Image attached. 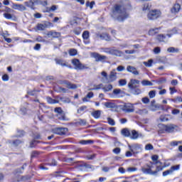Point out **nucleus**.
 <instances>
[{
    "mask_svg": "<svg viewBox=\"0 0 182 182\" xmlns=\"http://www.w3.org/2000/svg\"><path fill=\"white\" fill-rule=\"evenodd\" d=\"M112 17L119 22H123L124 19L129 18V14L126 11L124 6L117 4L113 7Z\"/></svg>",
    "mask_w": 182,
    "mask_h": 182,
    "instance_id": "nucleus-1",
    "label": "nucleus"
},
{
    "mask_svg": "<svg viewBox=\"0 0 182 182\" xmlns=\"http://www.w3.org/2000/svg\"><path fill=\"white\" fill-rule=\"evenodd\" d=\"M101 75L102 76V82L103 83H112V82H116V80H117V73L116 72V69L112 70L109 75L105 71H102Z\"/></svg>",
    "mask_w": 182,
    "mask_h": 182,
    "instance_id": "nucleus-2",
    "label": "nucleus"
},
{
    "mask_svg": "<svg viewBox=\"0 0 182 182\" xmlns=\"http://www.w3.org/2000/svg\"><path fill=\"white\" fill-rule=\"evenodd\" d=\"M153 168H154V164L150 162L146 166L141 167V170L144 174H150L151 176H157V173L163 170V167L159 166H156L155 171H153Z\"/></svg>",
    "mask_w": 182,
    "mask_h": 182,
    "instance_id": "nucleus-3",
    "label": "nucleus"
},
{
    "mask_svg": "<svg viewBox=\"0 0 182 182\" xmlns=\"http://www.w3.org/2000/svg\"><path fill=\"white\" fill-rule=\"evenodd\" d=\"M176 33H177V29L174 28L169 31L166 35H159L157 36V39L159 41V42H168V39L171 38V36L176 35Z\"/></svg>",
    "mask_w": 182,
    "mask_h": 182,
    "instance_id": "nucleus-4",
    "label": "nucleus"
},
{
    "mask_svg": "<svg viewBox=\"0 0 182 182\" xmlns=\"http://www.w3.org/2000/svg\"><path fill=\"white\" fill-rule=\"evenodd\" d=\"M72 64L76 70H84L85 69H89L88 66L80 63V60H79L77 58L73 59Z\"/></svg>",
    "mask_w": 182,
    "mask_h": 182,
    "instance_id": "nucleus-5",
    "label": "nucleus"
},
{
    "mask_svg": "<svg viewBox=\"0 0 182 182\" xmlns=\"http://www.w3.org/2000/svg\"><path fill=\"white\" fill-rule=\"evenodd\" d=\"M161 16V11L160 10H151L147 14V18L149 21H154L159 19Z\"/></svg>",
    "mask_w": 182,
    "mask_h": 182,
    "instance_id": "nucleus-6",
    "label": "nucleus"
},
{
    "mask_svg": "<svg viewBox=\"0 0 182 182\" xmlns=\"http://www.w3.org/2000/svg\"><path fill=\"white\" fill-rule=\"evenodd\" d=\"M53 27V23L50 22H45L44 23H38L35 28V31H45L48 28Z\"/></svg>",
    "mask_w": 182,
    "mask_h": 182,
    "instance_id": "nucleus-7",
    "label": "nucleus"
},
{
    "mask_svg": "<svg viewBox=\"0 0 182 182\" xmlns=\"http://www.w3.org/2000/svg\"><path fill=\"white\" fill-rule=\"evenodd\" d=\"M91 58H94L95 62H105L106 59H107V57L97 53H92Z\"/></svg>",
    "mask_w": 182,
    "mask_h": 182,
    "instance_id": "nucleus-8",
    "label": "nucleus"
},
{
    "mask_svg": "<svg viewBox=\"0 0 182 182\" xmlns=\"http://www.w3.org/2000/svg\"><path fill=\"white\" fill-rule=\"evenodd\" d=\"M134 105L136 104H132V103L125 104L122 109L123 112H125V113H134Z\"/></svg>",
    "mask_w": 182,
    "mask_h": 182,
    "instance_id": "nucleus-9",
    "label": "nucleus"
},
{
    "mask_svg": "<svg viewBox=\"0 0 182 182\" xmlns=\"http://www.w3.org/2000/svg\"><path fill=\"white\" fill-rule=\"evenodd\" d=\"M128 147L130 151L134 154H137V153H140V151H141V148L137 144L128 145Z\"/></svg>",
    "mask_w": 182,
    "mask_h": 182,
    "instance_id": "nucleus-10",
    "label": "nucleus"
},
{
    "mask_svg": "<svg viewBox=\"0 0 182 182\" xmlns=\"http://www.w3.org/2000/svg\"><path fill=\"white\" fill-rule=\"evenodd\" d=\"M139 84H140V80L132 79L128 83V87L131 90H133V89H136V85H139Z\"/></svg>",
    "mask_w": 182,
    "mask_h": 182,
    "instance_id": "nucleus-11",
    "label": "nucleus"
},
{
    "mask_svg": "<svg viewBox=\"0 0 182 182\" xmlns=\"http://www.w3.org/2000/svg\"><path fill=\"white\" fill-rule=\"evenodd\" d=\"M53 133L59 134L60 136H63V134L68 133V128H55L53 129Z\"/></svg>",
    "mask_w": 182,
    "mask_h": 182,
    "instance_id": "nucleus-12",
    "label": "nucleus"
},
{
    "mask_svg": "<svg viewBox=\"0 0 182 182\" xmlns=\"http://www.w3.org/2000/svg\"><path fill=\"white\" fill-rule=\"evenodd\" d=\"M176 127L177 126L174 124L164 125V130L166 132V133H173Z\"/></svg>",
    "mask_w": 182,
    "mask_h": 182,
    "instance_id": "nucleus-13",
    "label": "nucleus"
},
{
    "mask_svg": "<svg viewBox=\"0 0 182 182\" xmlns=\"http://www.w3.org/2000/svg\"><path fill=\"white\" fill-rule=\"evenodd\" d=\"M11 8L12 9L20 11L21 12H22L23 11H26V7L23 6V4H18L14 3L11 5Z\"/></svg>",
    "mask_w": 182,
    "mask_h": 182,
    "instance_id": "nucleus-14",
    "label": "nucleus"
},
{
    "mask_svg": "<svg viewBox=\"0 0 182 182\" xmlns=\"http://www.w3.org/2000/svg\"><path fill=\"white\" fill-rule=\"evenodd\" d=\"M54 112L55 113H58V116H61L59 117L58 119H60V120H65V114H63V110H62V108L56 107L55 108Z\"/></svg>",
    "mask_w": 182,
    "mask_h": 182,
    "instance_id": "nucleus-15",
    "label": "nucleus"
},
{
    "mask_svg": "<svg viewBox=\"0 0 182 182\" xmlns=\"http://www.w3.org/2000/svg\"><path fill=\"white\" fill-rule=\"evenodd\" d=\"M159 109H160L159 104H156V101H152L149 107V110L151 112H156V110H159Z\"/></svg>",
    "mask_w": 182,
    "mask_h": 182,
    "instance_id": "nucleus-16",
    "label": "nucleus"
},
{
    "mask_svg": "<svg viewBox=\"0 0 182 182\" xmlns=\"http://www.w3.org/2000/svg\"><path fill=\"white\" fill-rule=\"evenodd\" d=\"M151 160L153 161V162H151L153 164H154V167L159 166V167H161V166L160 165V162L159 161V156L157 155H154L151 157Z\"/></svg>",
    "mask_w": 182,
    "mask_h": 182,
    "instance_id": "nucleus-17",
    "label": "nucleus"
},
{
    "mask_svg": "<svg viewBox=\"0 0 182 182\" xmlns=\"http://www.w3.org/2000/svg\"><path fill=\"white\" fill-rule=\"evenodd\" d=\"M180 9H181L180 4H176L171 9V14H178V12H180Z\"/></svg>",
    "mask_w": 182,
    "mask_h": 182,
    "instance_id": "nucleus-18",
    "label": "nucleus"
},
{
    "mask_svg": "<svg viewBox=\"0 0 182 182\" xmlns=\"http://www.w3.org/2000/svg\"><path fill=\"white\" fill-rule=\"evenodd\" d=\"M127 72H130L131 73H133V75H135L136 76H138L139 75V71L136 69V68L132 66V65H128L127 68Z\"/></svg>",
    "mask_w": 182,
    "mask_h": 182,
    "instance_id": "nucleus-19",
    "label": "nucleus"
},
{
    "mask_svg": "<svg viewBox=\"0 0 182 182\" xmlns=\"http://www.w3.org/2000/svg\"><path fill=\"white\" fill-rule=\"evenodd\" d=\"M159 31L160 28H151L148 32V35H149V36H154V35H157V33H159Z\"/></svg>",
    "mask_w": 182,
    "mask_h": 182,
    "instance_id": "nucleus-20",
    "label": "nucleus"
},
{
    "mask_svg": "<svg viewBox=\"0 0 182 182\" xmlns=\"http://www.w3.org/2000/svg\"><path fill=\"white\" fill-rule=\"evenodd\" d=\"M47 36L48 38H59V36H60V33L56 31H49L47 33Z\"/></svg>",
    "mask_w": 182,
    "mask_h": 182,
    "instance_id": "nucleus-21",
    "label": "nucleus"
},
{
    "mask_svg": "<svg viewBox=\"0 0 182 182\" xmlns=\"http://www.w3.org/2000/svg\"><path fill=\"white\" fill-rule=\"evenodd\" d=\"M82 38L84 39V43H85V45H88L89 41L87 40L89 39V31H84L82 33Z\"/></svg>",
    "mask_w": 182,
    "mask_h": 182,
    "instance_id": "nucleus-22",
    "label": "nucleus"
},
{
    "mask_svg": "<svg viewBox=\"0 0 182 182\" xmlns=\"http://www.w3.org/2000/svg\"><path fill=\"white\" fill-rule=\"evenodd\" d=\"M135 113H136V114H140L141 116H144L145 114H149V110L147 109H136Z\"/></svg>",
    "mask_w": 182,
    "mask_h": 182,
    "instance_id": "nucleus-23",
    "label": "nucleus"
},
{
    "mask_svg": "<svg viewBox=\"0 0 182 182\" xmlns=\"http://www.w3.org/2000/svg\"><path fill=\"white\" fill-rule=\"evenodd\" d=\"M91 114L94 117V119H100V116L102 115V111L100 110L93 111Z\"/></svg>",
    "mask_w": 182,
    "mask_h": 182,
    "instance_id": "nucleus-24",
    "label": "nucleus"
},
{
    "mask_svg": "<svg viewBox=\"0 0 182 182\" xmlns=\"http://www.w3.org/2000/svg\"><path fill=\"white\" fill-rule=\"evenodd\" d=\"M100 39H104L105 41H110V37L107 33L97 34V35Z\"/></svg>",
    "mask_w": 182,
    "mask_h": 182,
    "instance_id": "nucleus-25",
    "label": "nucleus"
},
{
    "mask_svg": "<svg viewBox=\"0 0 182 182\" xmlns=\"http://www.w3.org/2000/svg\"><path fill=\"white\" fill-rule=\"evenodd\" d=\"M111 53L112 55H114L115 56H119V57H122L123 56V55H124L123 52L119 50H112Z\"/></svg>",
    "mask_w": 182,
    "mask_h": 182,
    "instance_id": "nucleus-26",
    "label": "nucleus"
},
{
    "mask_svg": "<svg viewBox=\"0 0 182 182\" xmlns=\"http://www.w3.org/2000/svg\"><path fill=\"white\" fill-rule=\"evenodd\" d=\"M104 105L105 106V107H107V109H116V104L113 103V102H105L104 104Z\"/></svg>",
    "mask_w": 182,
    "mask_h": 182,
    "instance_id": "nucleus-27",
    "label": "nucleus"
},
{
    "mask_svg": "<svg viewBox=\"0 0 182 182\" xmlns=\"http://www.w3.org/2000/svg\"><path fill=\"white\" fill-rule=\"evenodd\" d=\"M94 94L92 92H88L85 97L82 99V102H89L88 99H92L93 97Z\"/></svg>",
    "mask_w": 182,
    "mask_h": 182,
    "instance_id": "nucleus-28",
    "label": "nucleus"
},
{
    "mask_svg": "<svg viewBox=\"0 0 182 182\" xmlns=\"http://www.w3.org/2000/svg\"><path fill=\"white\" fill-rule=\"evenodd\" d=\"M150 8H151V6H150L149 3L144 4L142 6V11H144V12H146V11H150Z\"/></svg>",
    "mask_w": 182,
    "mask_h": 182,
    "instance_id": "nucleus-29",
    "label": "nucleus"
},
{
    "mask_svg": "<svg viewBox=\"0 0 182 182\" xmlns=\"http://www.w3.org/2000/svg\"><path fill=\"white\" fill-rule=\"evenodd\" d=\"M141 85H142V86H153L152 82L147 80H142L141 81Z\"/></svg>",
    "mask_w": 182,
    "mask_h": 182,
    "instance_id": "nucleus-30",
    "label": "nucleus"
},
{
    "mask_svg": "<svg viewBox=\"0 0 182 182\" xmlns=\"http://www.w3.org/2000/svg\"><path fill=\"white\" fill-rule=\"evenodd\" d=\"M112 89H113V85L109 84V85H105L102 88V90H104V92H110V90H112Z\"/></svg>",
    "mask_w": 182,
    "mask_h": 182,
    "instance_id": "nucleus-31",
    "label": "nucleus"
},
{
    "mask_svg": "<svg viewBox=\"0 0 182 182\" xmlns=\"http://www.w3.org/2000/svg\"><path fill=\"white\" fill-rule=\"evenodd\" d=\"M122 134L125 136V137H129V136H130V131L127 129H124L122 130Z\"/></svg>",
    "mask_w": 182,
    "mask_h": 182,
    "instance_id": "nucleus-32",
    "label": "nucleus"
},
{
    "mask_svg": "<svg viewBox=\"0 0 182 182\" xmlns=\"http://www.w3.org/2000/svg\"><path fill=\"white\" fill-rule=\"evenodd\" d=\"M66 86L68 89H77V85L70 83V82H67Z\"/></svg>",
    "mask_w": 182,
    "mask_h": 182,
    "instance_id": "nucleus-33",
    "label": "nucleus"
},
{
    "mask_svg": "<svg viewBox=\"0 0 182 182\" xmlns=\"http://www.w3.org/2000/svg\"><path fill=\"white\" fill-rule=\"evenodd\" d=\"M55 62L57 65H60L61 66H68V64L63 60H55Z\"/></svg>",
    "mask_w": 182,
    "mask_h": 182,
    "instance_id": "nucleus-34",
    "label": "nucleus"
},
{
    "mask_svg": "<svg viewBox=\"0 0 182 182\" xmlns=\"http://www.w3.org/2000/svg\"><path fill=\"white\" fill-rule=\"evenodd\" d=\"M170 170L172 173H174V171H178V170H180V165L173 166L171 167Z\"/></svg>",
    "mask_w": 182,
    "mask_h": 182,
    "instance_id": "nucleus-35",
    "label": "nucleus"
},
{
    "mask_svg": "<svg viewBox=\"0 0 182 182\" xmlns=\"http://www.w3.org/2000/svg\"><path fill=\"white\" fill-rule=\"evenodd\" d=\"M170 114H167V115H161L159 117V119L161 120V122H168V118H167V117H170Z\"/></svg>",
    "mask_w": 182,
    "mask_h": 182,
    "instance_id": "nucleus-36",
    "label": "nucleus"
},
{
    "mask_svg": "<svg viewBox=\"0 0 182 182\" xmlns=\"http://www.w3.org/2000/svg\"><path fill=\"white\" fill-rule=\"evenodd\" d=\"M167 51L169 52V53H176L178 52V49L174 48V47H171L167 49Z\"/></svg>",
    "mask_w": 182,
    "mask_h": 182,
    "instance_id": "nucleus-37",
    "label": "nucleus"
},
{
    "mask_svg": "<svg viewBox=\"0 0 182 182\" xmlns=\"http://www.w3.org/2000/svg\"><path fill=\"white\" fill-rule=\"evenodd\" d=\"M132 139H136L139 137V134L137 132L133 130L132 131V135H131Z\"/></svg>",
    "mask_w": 182,
    "mask_h": 182,
    "instance_id": "nucleus-38",
    "label": "nucleus"
},
{
    "mask_svg": "<svg viewBox=\"0 0 182 182\" xmlns=\"http://www.w3.org/2000/svg\"><path fill=\"white\" fill-rule=\"evenodd\" d=\"M171 101L174 102V103H177V102L182 103V97H176V98L172 99Z\"/></svg>",
    "mask_w": 182,
    "mask_h": 182,
    "instance_id": "nucleus-39",
    "label": "nucleus"
},
{
    "mask_svg": "<svg viewBox=\"0 0 182 182\" xmlns=\"http://www.w3.org/2000/svg\"><path fill=\"white\" fill-rule=\"evenodd\" d=\"M150 99H154L156 97V90H151L149 92Z\"/></svg>",
    "mask_w": 182,
    "mask_h": 182,
    "instance_id": "nucleus-40",
    "label": "nucleus"
},
{
    "mask_svg": "<svg viewBox=\"0 0 182 182\" xmlns=\"http://www.w3.org/2000/svg\"><path fill=\"white\" fill-rule=\"evenodd\" d=\"M47 102L50 105H55V103H58V102L50 97H47Z\"/></svg>",
    "mask_w": 182,
    "mask_h": 182,
    "instance_id": "nucleus-41",
    "label": "nucleus"
},
{
    "mask_svg": "<svg viewBox=\"0 0 182 182\" xmlns=\"http://www.w3.org/2000/svg\"><path fill=\"white\" fill-rule=\"evenodd\" d=\"M127 171H128V173H134V171H137V168H136V167H128L127 168Z\"/></svg>",
    "mask_w": 182,
    "mask_h": 182,
    "instance_id": "nucleus-42",
    "label": "nucleus"
},
{
    "mask_svg": "<svg viewBox=\"0 0 182 182\" xmlns=\"http://www.w3.org/2000/svg\"><path fill=\"white\" fill-rule=\"evenodd\" d=\"M153 63V60H149L148 62H144V65L146 66V68H151V64Z\"/></svg>",
    "mask_w": 182,
    "mask_h": 182,
    "instance_id": "nucleus-43",
    "label": "nucleus"
},
{
    "mask_svg": "<svg viewBox=\"0 0 182 182\" xmlns=\"http://www.w3.org/2000/svg\"><path fill=\"white\" fill-rule=\"evenodd\" d=\"M119 86H126V85H127V81L126 80H119Z\"/></svg>",
    "mask_w": 182,
    "mask_h": 182,
    "instance_id": "nucleus-44",
    "label": "nucleus"
},
{
    "mask_svg": "<svg viewBox=\"0 0 182 182\" xmlns=\"http://www.w3.org/2000/svg\"><path fill=\"white\" fill-rule=\"evenodd\" d=\"M77 50L76 49H70L69 51V54L70 56H75V55H77Z\"/></svg>",
    "mask_w": 182,
    "mask_h": 182,
    "instance_id": "nucleus-45",
    "label": "nucleus"
},
{
    "mask_svg": "<svg viewBox=\"0 0 182 182\" xmlns=\"http://www.w3.org/2000/svg\"><path fill=\"white\" fill-rule=\"evenodd\" d=\"M170 174H173L170 169L163 172L164 177H166V176H170Z\"/></svg>",
    "mask_w": 182,
    "mask_h": 182,
    "instance_id": "nucleus-46",
    "label": "nucleus"
},
{
    "mask_svg": "<svg viewBox=\"0 0 182 182\" xmlns=\"http://www.w3.org/2000/svg\"><path fill=\"white\" fill-rule=\"evenodd\" d=\"M93 5H95V1L86 2V6H90V9H93Z\"/></svg>",
    "mask_w": 182,
    "mask_h": 182,
    "instance_id": "nucleus-47",
    "label": "nucleus"
},
{
    "mask_svg": "<svg viewBox=\"0 0 182 182\" xmlns=\"http://www.w3.org/2000/svg\"><path fill=\"white\" fill-rule=\"evenodd\" d=\"M171 114H173L174 116H176L177 114H180V109H173Z\"/></svg>",
    "mask_w": 182,
    "mask_h": 182,
    "instance_id": "nucleus-48",
    "label": "nucleus"
},
{
    "mask_svg": "<svg viewBox=\"0 0 182 182\" xmlns=\"http://www.w3.org/2000/svg\"><path fill=\"white\" fill-rule=\"evenodd\" d=\"M107 122L109 123V124H110L111 126H114L115 122H114V119H112V118H107Z\"/></svg>",
    "mask_w": 182,
    "mask_h": 182,
    "instance_id": "nucleus-49",
    "label": "nucleus"
},
{
    "mask_svg": "<svg viewBox=\"0 0 182 182\" xmlns=\"http://www.w3.org/2000/svg\"><path fill=\"white\" fill-rule=\"evenodd\" d=\"M160 52H161V49L160 48V47H156L154 49V53H155L156 55H159V53H160Z\"/></svg>",
    "mask_w": 182,
    "mask_h": 182,
    "instance_id": "nucleus-50",
    "label": "nucleus"
},
{
    "mask_svg": "<svg viewBox=\"0 0 182 182\" xmlns=\"http://www.w3.org/2000/svg\"><path fill=\"white\" fill-rule=\"evenodd\" d=\"M125 53H127V55H134V53H136V50H125Z\"/></svg>",
    "mask_w": 182,
    "mask_h": 182,
    "instance_id": "nucleus-51",
    "label": "nucleus"
},
{
    "mask_svg": "<svg viewBox=\"0 0 182 182\" xmlns=\"http://www.w3.org/2000/svg\"><path fill=\"white\" fill-rule=\"evenodd\" d=\"M86 106H82V107H80L78 109H77V113H83V112L85 111V110H86Z\"/></svg>",
    "mask_w": 182,
    "mask_h": 182,
    "instance_id": "nucleus-52",
    "label": "nucleus"
},
{
    "mask_svg": "<svg viewBox=\"0 0 182 182\" xmlns=\"http://www.w3.org/2000/svg\"><path fill=\"white\" fill-rule=\"evenodd\" d=\"M4 16L6 18V19H12V14L8 13H4Z\"/></svg>",
    "mask_w": 182,
    "mask_h": 182,
    "instance_id": "nucleus-53",
    "label": "nucleus"
},
{
    "mask_svg": "<svg viewBox=\"0 0 182 182\" xmlns=\"http://www.w3.org/2000/svg\"><path fill=\"white\" fill-rule=\"evenodd\" d=\"M112 151H113V153H114V154H120V151H121V149H120V148L117 147V148L114 149L112 150Z\"/></svg>",
    "mask_w": 182,
    "mask_h": 182,
    "instance_id": "nucleus-54",
    "label": "nucleus"
},
{
    "mask_svg": "<svg viewBox=\"0 0 182 182\" xmlns=\"http://www.w3.org/2000/svg\"><path fill=\"white\" fill-rule=\"evenodd\" d=\"M181 143L180 141H171L170 143V146H171V147H174L176 146H178V144Z\"/></svg>",
    "mask_w": 182,
    "mask_h": 182,
    "instance_id": "nucleus-55",
    "label": "nucleus"
},
{
    "mask_svg": "<svg viewBox=\"0 0 182 182\" xmlns=\"http://www.w3.org/2000/svg\"><path fill=\"white\" fill-rule=\"evenodd\" d=\"M142 102L145 105H147V103H150V99H149V97H145L142 98Z\"/></svg>",
    "mask_w": 182,
    "mask_h": 182,
    "instance_id": "nucleus-56",
    "label": "nucleus"
},
{
    "mask_svg": "<svg viewBox=\"0 0 182 182\" xmlns=\"http://www.w3.org/2000/svg\"><path fill=\"white\" fill-rule=\"evenodd\" d=\"M2 80H4V82H8V80H9V76L6 74L2 76Z\"/></svg>",
    "mask_w": 182,
    "mask_h": 182,
    "instance_id": "nucleus-57",
    "label": "nucleus"
},
{
    "mask_svg": "<svg viewBox=\"0 0 182 182\" xmlns=\"http://www.w3.org/2000/svg\"><path fill=\"white\" fill-rule=\"evenodd\" d=\"M153 145L148 144L145 146V150H153Z\"/></svg>",
    "mask_w": 182,
    "mask_h": 182,
    "instance_id": "nucleus-58",
    "label": "nucleus"
},
{
    "mask_svg": "<svg viewBox=\"0 0 182 182\" xmlns=\"http://www.w3.org/2000/svg\"><path fill=\"white\" fill-rule=\"evenodd\" d=\"M124 69H125L124 66H122V65H119L117 68V72H123V70H124Z\"/></svg>",
    "mask_w": 182,
    "mask_h": 182,
    "instance_id": "nucleus-59",
    "label": "nucleus"
},
{
    "mask_svg": "<svg viewBox=\"0 0 182 182\" xmlns=\"http://www.w3.org/2000/svg\"><path fill=\"white\" fill-rule=\"evenodd\" d=\"M102 89V84L99 85H95V87L92 89H90V90H99Z\"/></svg>",
    "mask_w": 182,
    "mask_h": 182,
    "instance_id": "nucleus-60",
    "label": "nucleus"
},
{
    "mask_svg": "<svg viewBox=\"0 0 182 182\" xmlns=\"http://www.w3.org/2000/svg\"><path fill=\"white\" fill-rule=\"evenodd\" d=\"M118 171L121 174H124V173H126V169H124V168H123V167H120V168H119Z\"/></svg>",
    "mask_w": 182,
    "mask_h": 182,
    "instance_id": "nucleus-61",
    "label": "nucleus"
},
{
    "mask_svg": "<svg viewBox=\"0 0 182 182\" xmlns=\"http://www.w3.org/2000/svg\"><path fill=\"white\" fill-rule=\"evenodd\" d=\"M36 41L37 42H46V41L43 39V38H42L41 36L37 37Z\"/></svg>",
    "mask_w": 182,
    "mask_h": 182,
    "instance_id": "nucleus-62",
    "label": "nucleus"
},
{
    "mask_svg": "<svg viewBox=\"0 0 182 182\" xmlns=\"http://www.w3.org/2000/svg\"><path fill=\"white\" fill-rule=\"evenodd\" d=\"M26 112H27V110H26V108H25V107H22L20 109V112L21 114H26Z\"/></svg>",
    "mask_w": 182,
    "mask_h": 182,
    "instance_id": "nucleus-63",
    "label": "nucleus"
},
{
    "mask_svg": "<svg viewBox=\"0 0 182 182\" xmlns=\"http://www.w3.org/2000/svg\"><path fill=\"white\" fill-rule=\"evenodd\" d=\"M122 92V90L120 89H115L113 90L114 95H119Z\"/></svg>",
    "mask_w": 182,
    "mask_h": 182,
    "instance_id": "nucleus-64",
    "label": "nucleus"
}]
</instances>
